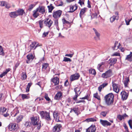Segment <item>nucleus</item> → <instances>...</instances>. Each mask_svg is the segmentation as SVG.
Listing matches in <instances>:
<instances>
[{
  "instance_id": "nucleus-1",
  "label": "nucleus",
  "mask_w": 132,
  "mask_h": 132,
  "mask_svg": "<svg viewBox=\"0 0 132 132\" xmlns=\"http://www.w3.org/2000/svg\"><path fill=\"white\" fill-rule=\"evenodd\" d=\"M104 98L105 103L107 105H110L113 104L114 97L112 93H109L106 95Z\"/></svg>"
},
{
  "instance_id": "nucleus-2",
  "label": "nucleus",
  "mask_w": 132,
  "mask_h": 132,
  "mask_svg": "<svg viewBox=\"0 0 132 132\" xmlns=\"http://www.w3.org/2000/svg\"><path fill=\"white\" fill-rule=\"evenodd\" d=\"M31 120L32 124L34 126H36L37 129L38 130H39L41 127V124L37 117H31Z\"/></svg>"
},
{
  "instance_id": "nucleus-3",
  "label": "nucleus",
  "mask_w": 132,
  "mask_h": 132,
  "mask_svg": "<svg viewBox=\"0 0 132 132\" xmlns=\"http://www.w3.org/2000/svg\"><path fill=\"white\" fill-rule=\"evenodd\" d=\"M62 129L61 125L60 124H57L53 127L52 132H60Z\"/></svg>"
},
{
  "instance_id": "nucleus-4",
  "label": "nucleus",
  "mask_w": 132,
  "mask_h": 132,
  "mask_svg": "<svg viewBox=\"0 0 132 132\" xmlns=\"http://www.w3.org/2000/svg\"><path fill=\"white\" fill-rule=\"evenodd\" d=\"M112 70L111 69H109L105 73L102 74V77L103 78H107L110 77L112 75Z\"/></svg>"
},
{
  "instance_id": "nucleus-5",
  "label": "nucleus",
  "mask_w": 132,
  "mask_h": 132,
  "mask_svg": "<svg viewBox=\"0 0 132 132\" xmlns=\"http://www.w3.org/2000/svg\"><path fill=\"white\" fill-rule=\"evenodd\" d=\"M7 109L4 107L0 108V114L3 115L5 117H7L9 115V114L6 112Z\"/></svg>"
},
{
  "instance_id": "nucleus-6",
  "label": "nucleus",
  "mask_w": 132,
  "mask_h": 132,
  "mask_svg": "<svg viewBox=\"0 0 132 132\" xmlns=\"http://www.w3.org/2000/svg\"><path fill=\"white\" fill-rule=\"evenodd\" d=\"M59 113L57 111H54L53 113V117L55 120L57 122H61V119L60 118L59 116Z\"/></svg>"
},
{
  "instance_id": "nucleus-7",
  "label": "nucleus",
  "mask_w": 132,
  "mask_h": 132,
  "mask_svg": "<svg viewBox=\"0 0 132 132\" xmlns=\"http://www.w3.org/2000/svg\"><path fill=\"white\" fill-rule=\"evenodd\" d=\"M17 125L15 123H11L8 126L9 129L11 131H16V130L17 128Z\"/></svg>"
},
{
  "instance_id": "nucleus-8",
  "label": "nucleus",
  "mask_w": 132,
  "mask_h": 132,
  "mask_svg": "<svg viewBox=\"0 0 132 132\" xmlns=\"http://www.w3.org/2000/svg\"><path fill=\"white\" fill-rule=\"evenodd\" d=\"M112 86L113 91L116 93H118L119 90V85L113 81Z\"/></svg>"
},
{
  "instance_id": "nucleus-9",
  "label": "nucleus",
  "mask_w": 132,
  "mask_h": 132,
  "mask_svg": "<svg viewBox=\"0 0 132 132\" xmlns=\"http://www.w3.org/2000/svg\"><path fill=\"white\" fill-rule=\"evenodd\" d=\"M62 13V11L60 10H58L53 12V16L54 18L57 19L60 17Z\"/></svg>"
},
{
  "instance_id": "nucleus-10",
  "label": "nucleus",
  "mask_w": 132,
  "mask_h": 132,
  "mask_svg": "<svg viewBox=\"0 0 132 132\" xmlns=\"http://www.w3.org/2000/svg\"><path fill=\"white\" fill-rule=\"evenodd\" d=\"M53 23V21L50 19L49 20L48 18L46 19L44 21V24L45 26L49 28H50Z\"/></svg>"
},
{
  "instance_id": "nucleus-11",
  "label": "nucleus",
  "mask_w": 132,
  "mask_h": 132,
  "mask_svg": "<svg viewBox=\"0 0 132 132\" xmlns=\"http://www.w3.org/2000/svg\"><path fill=\"white\" fill-rule=\"evenodd\" d=\"M34 56L33 54H30L27 56V60L26 61V63H29L31 62L34 58Z\"/></svg>"
},
{
  "instance_id": "nucleus-12",
  "label": "nucleus",
  "mask_w": 132,
  "mask_h": 132,
  "mask_svg": "<svg viewBox=\"0 0 132 132\" xmlns=\"http://www.w3.org/2000/svg\"><path fill=\"white\" fill-rule=\"evenodd\" d=\"M100 123L104 127H107L108 126H110L111 125V124L110 123L106 120H103L102 119H100Z\"/></svg>"
},
{
  "instance_id": "nucleus-13",
  "label": "nucleus",
  "mask_w": 132,
  "mask_h": 132,
  "mask_svg": "<svg viewBox=\"0 0 132 132\" xmlns=\"http://www.w3.org/2000/svg\"><path fill=\"white\" fill-rule=\"evenodd\" d=\"M80 77V75L78 73H76L72 75L70 77V79L71 81L78 79Z\"/></svg>"
},
{
  "instance_id": "nucleus-14",
  "label": "nucleus",
  "mask_w": 132,
  "mask_h": 132,
  "mask_svg": "<svg viewBox=\"0 0 132 132\" xmlns=\"http://www.w3.org/2000/svg\"><path fill=\"white\" fill-rule=\"evenodd\" d=\"M96 128L95 125H91L90 127L86 129V132H95Z\"/></svg>"
},
{
  "instance_id": "nucleus-15",
  "label": "nucleus",
  "mask_w": 132,
  "mask_h": 132,
  "mask_svg": "<svg viewBox=\"0 0 132 132\" xmlns=\"http://www.w3.org/2000/svg\"><path fill=\"white\" fill-rule=\"evenodd\" d=\"M37 9L39 12L42 14H43L45 13V7L44 6H39Z\"/></svg>"
},
{
  "instance_id": "nucleus-16",
  "label": "nucleus",
  "mask_w": 132,
  "mask_h": 132,
  "mask_svg": "<svg viewBox=\"0 0 132 132\" xmlns=\"http://www.w3.org/2000/svg\"><path fill=\"white\" fill-rule=\"evenodd\" d=\"M62 97V93L61 92H58L55 95L54 98L55 100H61Z\"/></svg>"
},
{
  "instance_id": "nucleus-17",
  "label": "nucleus",
  "mask_w": 132,
  "mask_h": 132,
  "mask_svg": "<svg viewBox=\"0 0 132 132\" xmlns=\"http://www.w3.org/2000/svg\"><path fill=\"white\" fill-rule=\"evenodd\" d=\"M121 98L123 100H126L128 95V93L125 91H122L121 93Z\"/></svg>"
},
{
  "instance_id": "nucleus-18",
  "label": "nucleus",
  "mask_w": 132,
  "mask_h": 132,
  "mask_svg": "<svg viewBox=\"0 0 132 132\" xmlns=\"http://www.w3.org/2000/svg\"><path fill=\"white\" fill-rule=\"evenodd\" d=\"M36 43L35 42H33L32 44L30 45V51L34 47L35 48H34V50H35L36 49L37 47L39 46L38 44H37L35 46V45H36Z\"/></svg>"
},
{
  "instance_id": "nucleus-19",
  "label": "nucleus",
  "mask_w": 132,
  "mask_h": 132,
  "mask_svg": "<svg viewBox=\"0 0 132 132\" xmlns=\"http://www.w3.org/2000/svg\"><path fill=\"white\" fill-rule=\"evenodd\" d=\"M93 29L95 32L96 36L97 37H94V39H95V40H99L100 39V34L99 32H98L94 28H93Z\"/></svg>"
},
{
  "instance_id": "nucleus-20",
  "label": "nucleus",
  "mask_w": 132,
  "mask_h": 132,
  "mask_svg": "<svg viewBox=\"0 0 132 132\" xmlns=\"http://www.w3.org/2000/svg\"><path fill=\"white\" fill-rule=\"evenodd\" d=\"M49 113V112H47L46 111H41L40 113L41 118L42 119H45Z\"/></svg>"
},
{
  "instance_id": "nucleus-21",
  "label": "nucleus",
  "mask_w": 132,
  "mask_h": 132,
  "mask_svg": "<svg viewBox=\"0 0 132 132\" xmlns=\"http://www.w3.org/2000/svg\"><path fill=\"white\" fill-rule=\"evenodd\" d=\"M52 81L54 84L55 85H57L59 83V79L57 77H55L52 79Z\"/></svg>"
},
{
  "instance_id": "nucleus-22",
  "label": "nucleus",
  "mask_w": 132,
  "mask_h": 132,
  "mask_svg": "<svg viewBox=\"0 0 132 132\" xmlns=\"http://www.w3.org/2000/svg\"><path fill=\"white\" fill-rule=\"evenodd\" d=\"M39 15V12L37 9L33 11L32 16L34 18H37Z\"/></svg>"
},
{
  "instance_id": "nucleus-23",
  "label": "nucleus",
  "mask_w": 132,
  "mask_h": 132,
  "mask_svg": "<svg viewBox=\"0 0 132 132\" xmlns=\"http://www.w3.org/2000/svg\"><path fill=\"white\" fill-rule=\"evenodd\" d=\"M9 15L11 18H15L18 16L16 11L11 12L9 13Z\"/></svg>"
},
{
  "instance_id": "nucleus-24",
  "label": "nucleus",
  "mask_w": 132,
  "mask_h": 132,
  "mask_svg": "<svg viewBox=\"0 0 132 132\" xmlns=\"http://www.w3.org/2000/svg\"><path fill=\"white\" fill-rule=\"evenodd\" d=\"M16 11L18 15V16L22 15L24 13H25L24 10L22 9H19Z\"/></svg>"
},
{
  "instance_id": "nucleus-25",
  "label": "nucleus",
  "mask_w": 132,
  "mask_h": 132,
  "mask_svg": "<svg viewBox=\"0 0 132 132\" xmlns=\"http://www.w3.org/2000/svg\"><path fill=\"white\" fill-rule=\"evenodd\" d=\"M70 11L69 12H72L75 11L77 9V7L75 6H69Z\"/></svg>"
},
{
  "instance_id": "nucleus-26",
  "label": "nucleus",
  "mask_w": 132,
  "mask_h": 132,
  "mask_svg": "<svg viewBox=\"0 0 132 132\" xmlns=\"http://www.w3.org/2000/svg\"><path fill=\"white\" fill-rule=\"evenodd\" d=\"M46 121V122L48 123H50V122L52 121V119L51 118L50 116V113H49L46 118L45 119Z\"/></svg>"
},
{
  "instance_id": "nucleus-27",
  "label": "nucleus",
  "mask_w": 132,
  "mask_h": 132,
  "mask_svg": "<svg viewBox=\"0 0 132 132\" xmlns=\"http://www.w3.org/2000/svg\"><path fill=\"white\" fill-rule=\"evenodd\" d=\"M126 59L129 61H132V52H130V54L127 55L126 58Z\"/></svg>"
},
{
  "instance_id": "nucleus-28",
  "label": "nucleus",
  "mask_w": 132,
  "mask_h": 132,
  "mask_svg": "<svg viewBox=\"0 0 132 132\" xmlns=\"http://www.w3.org/2000/svg\"><path fill=\"white\" fill-rule=\"evenodd\" d=\"M42 71H44L46 70L48 66V64L47 63H44L42 65Z\"/></svg>"
},
{
  "instance_id": "nucleus-29",
  "label": "nucleus",
  "mask_w": 132,
  "mask_h": 132,
  "mask_svg": "<svg viewBox=\"0 0 132 132\" xmlns=\"http://www.w3.org/2000/svg\"><path fill=\"white\" fill-rule=\"evenodd\" d=\"M96 121V119L94 118H90L86 119L84 121L89 122H94Z\"/></svg>"
},
{
  "instance_id": "nucleus-30",
  "label": "nucleus",
  "mask_w": 132,
  "mask_h": 132,
  "mask_svg": "<svg viewBox=\"0 0 132 132\" xmlns=\"http://www.w3.org/2000/svg\"><path fill=\"white\" fill-rule=\"evenodd\" d=\"M89 72L90 73L95 75L96 74V72L95 69H90L89 70Z\"/></svg>"
},
{
  "instance_id": "nucleus-31",
  "label": "nucleus",
  "mask_w": 132,
  "mask_h": 132,
  "mask_svg": "<svg viewBox=\"0 0 132 132\" xmlns=\"http://www.w3.org/2000/svg\"><path fill=\"white\" fill-rule=\"evenodd\" d=\"M47 7L48 9L49 12H51L52 11L54 8L53 6H52V4H51L50 5L48 6Z\"/></svg>"
},
{
  "instance_id": "nucleus-32",
  "label": "nucleus",
  "mask_w": 132,
  "mask_h": 132,
  "mask_svg": "<svg viewBox=\"0 0 132 132\" xmlns=\"http://www.w3.org/2000/svg\"><path fill=\"white\" fill-rule=\"evenodd\" d=\"M129 78L128 77H127L125 78V80L124 81V84L125 86L127 87L128 84V82L129 81Z\"/></svg>"
},
{
  "instance_id": "nucleus-33",
  "label": "nucleus",
  "mask_w": 132,
  "mask_h": 132,
  "mask_svg": "<svg viewBox=\"0 0 132 132\" xmlns=\"http://www.w3.org/2000/svg\"><path fill=\"white\" fill-rule=\"evenodd\" d=\"M27 78V75L24 72H23L21 75V79L23 80H25Z\"/></svg>"
},
{
  "instance_id": "nucleus-34",
  "label": "nucleus",
  "mask_w": 132,
  "mask_h": 132,
  "mask_svg": "<svg viewBox=\"0 0 132 132\" xmlns=\"http://www.w3.org/2000/svg\"><path fill=\"white\" fill-rule=\"evenodd\" d=\"M117 61V59L116 58H113L110 61V63H111V65H114L115 64Z\"/></svg>"
},
{
  "instance_id": "nucleus-35",
  "label": "nucleus",
  "mask_w": 132,
  "mask_h": 132,
  "mask_svg": "<svg viewBox=\"0 0 132 132\" xmlns=\"http://www.w3.org/2000/svg\"><path fill=\"white\" fill-rule=\"evenodd\" d=\"M44 100L43 98H40L38 97L35 100V101H39V102L38 103L39 104L42 103V102Z\"/></svg>"
},
{
  "instance_id": "nucleus-36",
  "label": "nucleus",
  "mask_w": 132,
  "mask_h": 132,
  "mask_svg": "<svg viewBox=\"0 0 132 132\" xmlns=\"http://www.w3.org/2000/svg\"><path fill=\"white\" fill-rule=\"evenodd\" d=\"M96 12L95 13H92L91 15V19H92L94 18H96L97 16V14L96 13Z\"/></svg>"
},
{
  "instance_id": "nucleus-37",
  "label": "nucleus",
  "mask_w": 132,
  "mask_h": 132,
  "mask_svg": "<svg viewBox=\"0 0 132 132\" xmlns=\"http://www.w3.org/2000/svg\"><path fill=\"white\" fill-rule=\"evenodd\" d=\"M0 55L4 56V53L3 52L2 46L0 45Z\"/></svg>"
},
{
  "instance_id": "nucleus-38",
  "label": "nucleus",
  "mask_w": 132,
  "mask_h": 132,
  "mask_svg": "<svg viewBox=\"0 0 132 132\" xmlns=\"http://www.w3.org/2000/svg\"><path fill=\"white\" fill-rule=\"evenodd\" d=\"M31 122L29 121H27L25 122L24 124L25 126L27 127H29L30 126Z\"/></svg>"
},
{
  "instance_id": "nucleus-39",
  "label": "nucleus",
  "mask_w": 132,
  "mask_h": 132,
  "mask_svg": "<svg viewBox=\"0 0 132 132\" xmlns=\"http://www.w3.org/2000/svg\"><path fill=\"white\" fill-rule=\"evenodd\" d=\"M20 95L21 96L23 100L25 99H28L29 98V97L26 94H21Z\"/></svg>"
},
{
  "instance_id": "nucleus-40",
  "label": "nucleus",
  "mask_w": 132,
  "mask_h": 132,
  "mask_svg": "<svg viewBox=\"0 0 132 132\" xmlns=\"http://www.w3.org/2000/svg\"><path fill=\"white\" fill-rule=\"evenodd\" d=\"M94 97L97 98V99H98V100H100V98L99 95H98V94L97 93H96L94 94Z\"/></svg>"
},
{
  "instance_id": "nucleus-41",
  "label": "nucleus",
  "mask_w": 132,
  "mask_h": 132,
  "mask_svg": "<svg viewBox=\"0 0 132 132\" xmlns=\"http://www.w3.org/2000/svg\"><path fill=\"white\" fill-rule=\"evenodd\" d=\"M32 85L31 83H29L27 85L26 88V92H28L29 91V88Z\"/></svg>"
},
{
  "instance_id": "nucleus-42",
  "label": "nucleus",
  "mask_w": 132,
  "mask_h": 132,
  "mask_svg": "<svg viewBox=\"0 0 132 132\" xmlns=\"http://www.w3.org/2000/svg\"><path fill=\"white\" fill-rule=\"evenodd\" d=\"M44 98L46 99V100L48 101H51V99L48 97V95L47 94H45Z\"/></svg>"
},
{
  "instance_id": "nucleus-43",
  "label": "nucleus",
  "mask_w": 132,
  "mask_h": 132,
  "mask_svg": "<svg viewBox=\"0 0 132 132\" xmlns=\"http://www.w3.org/2000/svg\"><path fill=\"white\" fill-rule=\"evenodd\" d=\"M74 90L76 94L78 95L80 91L79 88L78 87H76L74 89Z\"/></svg>"
},
{
  "instance_id": "nucleus-44",
  "label": "nucleus",
  "mask_w": 132,
  "mask_h": 132,
  "mask_svg": "<svg viewBox=\"0 0 132 132\" xmlns=\"http://www.w3.org/2000/svg\"><path fill=\"white\" fill-rule=\"evenodd\" d=\"M22 116L20 115L17 118V120L18 122H19L21 121L22 119Z\"/></svg>"
},
{
  "instance_id": "nucleus-45",
  "label": "nucleus",
  "mask_w": 132,
  "mask_h": 132,
  "mask_svg": "<svg viewBox=\"0 0 132 132\" xmlns=\"http://www.w3.org/2000/svg\"><path fill=\"white\" fill-rule=\"evenodd\" d=\"M62 22L64 24H70V23L69 21H67L65 19H63L62 20Z\"/></svg>"
},
{
  "instance_id": "nucleus-46",
  "label": "nucleus",
  "mask_w": 132,
  "mask_h": 132,
  "mask_svg": "<svg viewBox=\"0 0 132 132\" xmlns=\"http://www.w3.org/2000/svg\"><path fill=\"white\" fill-rule=\"evenodd\" d=\"M63 61L64 62H71V60L69 58L65 57L64 58Z\"/></svg>"
},
{
  "instance_id": "nucleus-47",
  "label": "nucleus",
  "mask_w": 132,
  "mask_h": 132,
  "mask_svg": "<svg viewBox=\"0 0 132 132\" xmlns=\"http://www.w3.org/2000/svg\"><path fill=\"white\" fill-rule=\"evenodd\" d=\"M43 21L40 20L38 22L39 25V26L41 28H42L43 27Z\"/></svg>"
},
{
  "instance_id": "nucleus-48",
  "label": "nucleus",
  "mask_w": 132,
  "mask_h": 132,
  "mask_svg": "<svg viewBox=\"0 0 132 132\" xmlns=\"http://www.w3.org/2000/svg\"><path fill=\"white\" fill-rule=\"evenodd\" d=\"M116 19V18L114 16H113L111 17L110 19V21L112 23Z\"/></svg>"
},
{
  "instance_id": "nucleus-49",
  "label": "nucleus",
  "mask_w": 132,
  "mask_h": 132,
  "mask_svg": "<svg viewBox=\"0 0 132 132\" xmlns=\"http://www.w3.org/2000/svg\"><path fill=\"white\" fill-rule=\"evenodd\" d=\"M107 113L106 111H103L101 113V115L103 117H105Z\"/></svg>"
},
{
  "instance_id": "nucleus-50",
  "label": "nucleus",
  "mask_w": 132,
  "mask_h": 132,
  "mask_svg": "<svg viewBox=\"0 0 132 132\" xmlns=\"http://www.w3.org/2000/svg\"><path fill=\"white\" fill-rule=\"evenodd\" d=\"M118 15H119L118 12H115V15L113 16H114L116 17V18L117 20H118L119 19V16Z\"/></svg>"
},
{
  "instance_id": "nucleus-51",
  "label": "nucleus",
  "mask_w": 132,
  "mask_h": 132,
  "mask_svg": "<svg viewBox=\"0 0 132 132\" xmlns=\"http://www.w3.org/2000/svg\"><path fill=\"white\" fill-rule=\"evenodd\" d=\"M128 123L130 128L132 129V120H129L128 121Z\"/></svg>"
},
{
  "instance_id": "nucleus-52",
  "label": "nucleus",
  "mask_w": 132,
  "mask_h": 132,
  "mask_svg": "<svg viewBox=\"0 0 132 132\" xmlns=\"http://www.w3.org/2000/svg\"><path fill=\"white\" fill-rule=\"evenodd\" d=\"M34 6L35 5L34 4H31L29 6L28 10L29 11H31L33 9V8L34 7Z\"/></svg>"
},
{
  "instance_id": "nucleus-53",
  "label": "nucleus",
  "mask_w": 132,
  "mask_h": 132,
  "mask_svg": "<svg viewBox=\"0 0 132 132\" xmlns=\"http://www.w3.org/2000/svg\"><path fill=\"white\" fill-rule=\"evenodd\" d=\"M6 2L5 1H2L0 2V6H5Z\"/></svg>"
},
{
  "instance_id": "nucleus-54",
  "label": "nucleus",
  "mask_w": 132,
  "mask_h": 132,
  "mask_svg": "<svg viewBox=\"0 0 132 132\" xmlns=\"http://www.w3.org/2000/svg\"><path fill=\"white\" fill-rule=\"evenodd\" d=\"M74 112L75 113H76L77 112V109L76 108H73V109H71L70 111V112Z\"/></svg>"
},
{
  "instance_id": "nucleus-55",
  "label": "nucleus",
  "mask_w": 132,
  "mask_h": 132,
  "mask_svg": "<svg viewBox=\"0 0 132 132\" xmlns=\"http://www.w3.org/2000/svg\"><path fill=\"white\" fill-rule=\"evenodd\" d=\"M5 7L7 9L10 8L11 7L10 5L8 3H7L6 2L5 4Z\"/></svg>"
},
{
  "instance_id": "nucleus-56",
  "label": "nucleus",
  "mask_w": 132,
  "mask_h": 132,
  "mask_svg": "<svg viewBox=\"0 0 132 132\" xmlns=\"http://www.w3.org/2000/svg\"><path fill=\"white\" fill-rule=\"evenodd\" d=\"M54 25L55 26H58V19H56L54 20Z\"/></svg>"
},
{
  "instance_id": "nucleus-57",
  "label": "nucleus",
  "mask_w": 132,
  "mask_h": 132,
  "mask_svg": "<svg viewBox=\"0 0 132 132\" xmlns=\"http://www.w3.org/2000/svg\"><path fill=\"white\" fill-rule=\"evenodd\" d=\"M62 88V86L61 85H59L58 86H57L55 87V89L57 90L59 89H61Z\"/></svg>"
},
{
  "instance_id": "nucleus-58",
  "label": "nucleus",
  "mask_w": 132,
  "mask_h": 132,
  "mask_svg": "<svg viewBox=\"0 0 132 132\" xmlns=\"http://www.w3.org/2000/svg\"><path fill=\"white\" fill-rule=\"evenodd\" d=\"M117 118L120 121L122 120L123 119L122 115L120 114L118 115Z\"/></svg>"
},
{
  "instance_id": "nucleus-59",
  "label": "nucleus",
  "mask_w": 132,
  "mask_h": 132,
  "mask_svg": "<svg viewBox=\"0 0 132 132\" xmlns=\"http://www.w3.org/2000/svg\"><path fill=\"white\" fill-rule=\"evenodd\" d=\"M132 19H130L128 21L126 19H125V22L126 23V24L127 25H128L129 24V22Z\"/></svg>"
},
{
  "instance_id": "nucleus-60",
  "label": "nucleus",
  "mask_w": 132,
  "mask_h": 132,
  "mask_svg": "<svg viewBox=\"0 0 132 132\" xmlns=\"http://www.w3.org/2000/svg\"><path fill=\"white\" fill-rule=\"evenodd\" d=\"M120 53L118 52L114 53L112 55V56H120Z\"/></svg>"
},
{
  "instance_id": "nucleus-61",
  "label": "nucleus",
  "mask_w": 132,
  "mask_h": 132,
  "mask_svg": "<svg viewBox=\"0 0 132 132\" xmlns=\"http://www.w3.org/2000/svg\"><path fill=\"white\" fill-rule=\"evenodd\" d=\"M16 113L15 114H13L11 115L13 117H15L17 114L18 113H19V111L18 110H16Z\"/></svg>"
},
{
  "instance_id": "nucleus-62",
  "label": "nucleus",
  "mask_w": 132,
  "mask_h": 132,
  "mask_svg": "<svg viewBox=\"0 0 132 132\" xmlns=\"http://www.w3.org/2000/svg\"><path fill=\"white\" fill-rule=\"evenodd\" d=\"M103 87L102 85H100L98 88V90L100 92H101L102 88H103Z\"/></svg>"
},
{
  "instance_id": "nucleus-63",
  "label": "nucleus",
  "mask_w": 132,
  "mask_h": 132,
  "mask_svg": "<svg viewBox=\"0 0 132 132\" xmlns=\"http://www.w3.org/2000/svg\"><path fill=\"white\" fill-rule=\"evenodd\" d=\"M102 66V65L100 63L98 64L97 66V69L100 71H101L100 70L101 67Z\"/></svg>"
},
{
  "instance_id": "nucleus-64",
  "label": "nucleus",
  "mask_w": 132,
  "mask_h": 132,
  "mask_svg": "<svg viewBox=\"0 0 132 132\" xmlns=\"http://www.w3.org/2000/svg\"><path fill=\"white\" fill-rule=\"evenodd\" d=\"M48 31L47 32H44L43 34V37H46L48 34Z\"/></svg>"
}]
</instances>
